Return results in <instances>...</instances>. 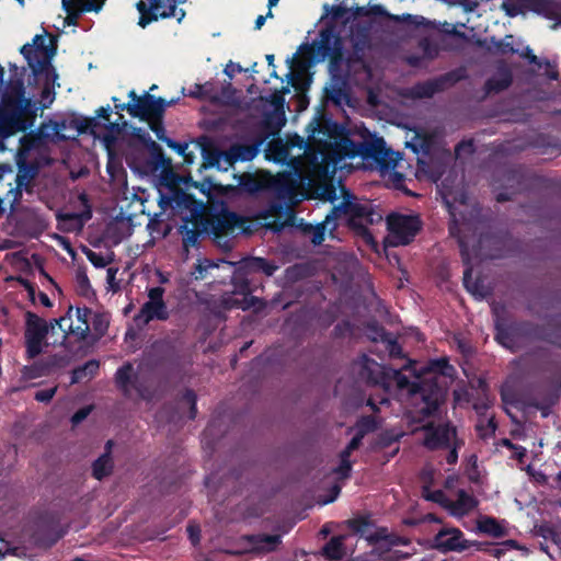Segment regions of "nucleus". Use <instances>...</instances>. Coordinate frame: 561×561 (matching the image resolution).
<instances>
[{
	"label": "nucleus",
	"instance_id": "38",
	"mask_svg": "<svg viewBox=\"0 0 561 561\" xmlns=\"http://www.w3.org/2000/svg\"><path fill=\"white\" fill-rule=\"evenodd\" d=\"M92 477L99 481L112 474L114 469V461L108 453H103L98 457L91 466Z\"/></svg>",
	"mask_w": 561,
	"mask_h": 561
},
{
	"label": "nucleus",
	"instance_id": "21",
	"mask_svg": "<svg viewBox=\"0 0 561 561\" xmlns=\"http://www.w3.org/2000/svg\"><path fill=\"white\" fill-rule=\"evenodd\" d=\"M453 437H456V428L450 424L430 425L425 427L423 445L428 450L449 448Z\"/></svg>",
	"mask_w": 561,
	"mask_h": 561
},
{
	"label": "nucleus",
	"instance_id": "60",
	"mask_svg": "<svg viewBox=\"0 0 561 561\" xmlns=\"http://www.w3.org/2000/svg\"><path fill=\"white\" fill-rule=\"evenodd\" d=\"M428 370L438 375L447 376L448 370H453V366L447 358H436L430 362Z\"/></svg>",
	"mask_w": 561,
	"mask_h": 561
},
{
	"label": "nucleus",
	"instance_id": "4",
	"mask_svg": "<svg viewBox=\"0 0 561 561\" xmlns=\"http://www.w3.org/2000/svg\"><path fill=\"white\" fill-rule=\"evenodd\" d=\"M21 148L15 156L16 175L15 186L7 192L5 198L10 203L11 211H15L22 202L23 193L32 195L36 190V179L41 172V164L37 160H27V151L33 142L24 136L20 140Z\"/></svg>",
	"mask_w": 561,
	"mask_h": 561
},
{
	"label": "nucleus",
	"instance_id": "22",
	"mask_svg": "<svg viewBox=\"0 0 561 561\" xmlns=\"http://www.w3.org/2000/svg\"><path fill=\"white\" fill-rule=\"evenodd\" d=\"M170 317L165 302L146 301L134 317L138 327H146L153 320L167 321Z\"/></svg>",
	"mask_w": 561,
	"mask_h": 561
},
{
	"label": "nucleus",
	"instance_id": "51",
	"mask_svg": "<svg viewBox=\"0 0 561 561\" xmlns=\"http://www.w3.org/2000/svg\"><path fill=\"white\" fill-rule=\"evenodd\" d=\"M417 47L422 50V56L426 61H431L438 56L439 48L430 37H423L419 41Z\"/></svg>",
	"mask_w": 561,
	"mask_h": 561
},
{
	"label": "nucleus",
	"instance_id": "39",
	"mask_svg": "<svg viewBox=\"0 0 561 561\" xmlns=\"http://www.w3.org/2000/svg\"><path fill=\"white\" fill-rule=\"evenodd\" d=\"M351 42L355 53L364 51L370 45L369 27L365 25H352Z\"/></svg>",
	"mask_w": 561,
	"mask_h": 561
},
{
	"label": "nucleus",
	"instance_id": "47",
	"mask_svg": "<svg viewBox=\"0 0 561 561\" xmlns=\"http://www.w3.org/2000/svg\"><path fill=\"white\" fill-rule=\"evenodd\" d=\"M70 364L68 354H53L43 362L44 375H49L57 369L66 368Z\"/></svg>",
	"mask_w": 561,
	"mask_h": 561
},
{
	"label": "nucleus",
	"instance_id": "62",
	"mask_svg": "<svg viewBox=\"0 0 561 561\" xmlns=\"http://www.w3.org/2000/svg\"><path fill=\"white\" fill-rule=\"evenodd\" d=\"M73 310L72 306H69L66 316L60 317L58 319H51L48 323L50 325V330L54 331L56 327H58L62 332L69 334L70 331L68 325L71 323V312Z\"/></svg>",
	"mask_w": 561,
	"mask_h": 561
},
{
	"label": "nucleus",
	"instance_id": "54",
	"mask_svg": "<svg viewBox=\"0 0 561 561\" xmlns=\"http://www.w3.org/2000/svg\"><path fill=\"white\" fill-rule=\"evenodd\" d=\"M385 152H386V154H385L383 159L380 162H377L379 169L381 171L396 169L399 161L401 160L400 153L391 150L390 148H387L386 144H385Z\"/></svg>",
	"mask_w": 561,
	"mask_h": 561
},
{
	"label": "nucleus",
	"instance_id": "63",
	"mask_svg": "<svg viewBox=\"0 0 561 561\" xmlns=\"http://www.w3.org/2000/svg\"><path fill=\"white\" fill-rule=\"evenodd\" d=\"M181 401L185 402L186 404L190 405L188 417L191 420H194L197 414V407H196L197 397H196L195 391L192 389H185V391L183 392V394L181 397Z\"/></svg>",
	"mask_w": 561,
	"mask_h": 561
},
{
	"label": "nucleus",
	"instance_id": "48",
	"mask_svg": "<svg viewBox=\"0 0 561 561\" xmlns=\"http://www.w3.org/2000/svg\"><path fill=\"white\" fill-rule=\"evenodd\" d=\"M76 291L88 299L95 296L84 268H78L76 272Z\"/></svg>",
	"mask_w": 561,
	"mask_h": 561
},
{
	"label": "nucleus",
	"instance_id": "13",
	"mask_svg": "<svg viewBox=\"0 0 561 561\" xmlns=\"http://www.w3.org/2000/svg\"><path fill=\"white\" fill-rule=\"evenodd\" d=\"M417 215L391 214L387 218L388 230L401 245H409L422 229Z\"/></svg>",
	"mask_w": 561,
	"mask_h": 561
},
{
	"label": "nucleus",
	"instance_id": "33",
	"mask_svg": "<svg viewBox=\"0 0 561 561\" xmlns=\"http://www.w3.org/2000/svg\"><path fill=\"white\" fill-rule=\"evenodd\" d=\"M100 369V362L98 359H90L83 365H80L72 369L70 383H79L82 381H89L94 378Z\"/></svg>",
	"mask_w": 561,
	"mask_h": 561
},
{
	"label": "nucleus",
	"instance_id": "28",
	"mask_svg": "<svg viewBox=\"0 0 561 561\" xmlns=\"http://www.w3.org/2000/svg\"><path fill=\"white\" fill-rule=\"evenodd\" d=\"M131 230L129 219H115L107 224L104 230V238L114 245H117L131 233Z\"/></svg>",
	"mask_w": 561,
	"mask_h": 561
},
{
	"label": "nucleus",
	"instance_id": "24",
	"mask_svg": "<svg viewBox=\"0 0 561 561\" xmlns=\"http://www.w3.org/2000/svg\"><path fill=\"white\" fill-rule=\"evenodd\" d=\"M197 145L201 148L203 162L198 169L201 172L202 170H206L209 168H220V157L222 156V150L219 149L217 146L214 145V142L207 138L206 136H203L197 139Z\"/></svg>",
	"mask_w": 561,
	"mask_h": 561
},
{
	"label": "nucleus",
	"instance_id": "61",
	"mask_svg": "<svg viewBox=\"0 0 561 561\" xmlns=\"http://www.w3.org/2000/svg\"><path fill=\"white\" fill-rule=\"evenodd\" d=\"M388 373H390L389 374L390 383L392 381H394L399 389H409V388H410V390L412 389L413 383L410 381V379L405 375H403L401 373V370L389 368Z\"/></svg>",
	"mask_w": 561,
	"mask_h": 561
},
{
	"label": "nucleus",
	"instance_id": "1",
	"mask_svg": "<svg viewBox=\"0 0 561 561\" xmlns=\"http://www.w3.org/2000/svg\"><path fill=\"white\" fill-rule=\"evenodd\" d=\"M255 221L233 211L221 210L217 214L196 213L180 227L182 245H196L199 238H221L245 234L254 231Z\"/></svg>",
	"mask_w": 561,
	"mask_h": 561
},
{
	"label": "nucleus",
	"instance_id": "12",
	"mask_svg": "<svg viewBox=\"0 0 561 561\" xmlns=\"http://www.w3.org/2000/svg\"><path fill=\"white\" fill-rule=\"evenodd\" d=\"M411 392L420 396L423 405L419 412L424 417L434 415L445 398V389L439 385L436 377L424 378L419 382H413Z\"/></svg>",
	"mask_w": 561,
	"mask_h": 561
},
{
	"label": "nucleus",
	"instance_id": "59",
	"mask_svg": "<svg viewBox=\"0 0 561 561\" xmlns=\"http://www.w3.org/2000/svg\"><path fill=\"white\" fill-rule=\"evenodd\" d=\"M62 1V8L67 12L66 16V24L67 25H76L78 23V20L80 18V14L82 13L79 11V8L73 4L70 0H61Z\"/></svg>",
	"mask_w": 561,
	"mask_h": 561
},
{
	"label": "nucleus",
	"instance_id": "56",
	"mask_svg": "<svg viewBox=\"0 0 561 561\" xmlns=\"http://www.w3.org/2000/svg\"><path fill=\"white\" fill-rule=\"evenodd\" d=\"M323 10H324L323 18L330 15L331 20L329 22H333L334 25H336L337 21L343 20L350 11L343 4L330 5L328 3H325L323 5Z\"/></svg>",
	"mask_w": 561,
	"mask_h": 561
},
{
	"label": "nucleus",
	"instance_id": "42",
	"mask_svg": "<svg viewBox=\"0 0 561 561\" xmlns=\"http://www.w3.org/2000/svg\"><path fill=\"white\" fill-rule=\"evenodd\" d=\"M20 53L23 55V57L26 59L28 67L32 69V71L37 75L41 71H43L47 65V59H41L38 57V54L36 50H34L32 44H25L21 47Z\"/></svg>",
	"mask_w": 561,
	"mask_h": 561
},
{
	"label": "nucleus",
	"instance_id": "27",
	"mask_svg": "<svg viewBox=\"0 0 561 561\" xmlns=\"http://www.w3.org/2000/svg\"><path fill=\"white\" fill-rule=\"evenodd\" d=\"M478 505L479 501L472 494H469L463 489H459L456 501H449L448 510L455 516H465L476 510Z\"/></svg>",
	"mask_w": 561,
	"mask_h": 561
},
{
	"label": "nucleus",
	"instance_id": "37",
	"mask_svg": "<svg viewBox=\"0 0 561 561\" xmlns=\"http://www.w3.org/2000/svg\"><path fill=\"white\" fill-rule=\"evenodd\" d=\"M148 138V149L151 157V163L154 170L162 169L163 171H168L172 169V160L168 158L161 146L158 145L154 140L151 139L150 136Z\"/></svg>",
	"mask_w": 561,
	"mask_h": 561
},
{
	"label": "nucleus",
	"instance_id": "20",
	"mask_svg": "<svg viewBox=\"0 0 561 561\" xmlns=\"http://www.w3.org/2000/svg\"><path fill=\"white\" fill-rule=\"evenodd\" d=\"M434 547L442 552H462L470 548V541L459 528H443L434 537Z\"/></svg>",
	"mask_w": 561,
	"mask_h": 561
},
{
	"label": "nucleus",
	"instance_id": "52",
	"mask_svg": "<svg viewBox=\"0 0 561 561\" xmlns=\"http://www.w3.org/2000/svg\"><path fill=\"white\" fill-rule=\"evenodd\" d=\"M248 266L251 270L263 272L266 276H272L278 270L277 264L270 262L263 257L252 259Z\"/></svg>",
	"mask_w": 561,
	"mask_h": 561
},
{
	"label": "nucleus",
	"instance_id": "5",
	"mask_svg": "<svg viewBox=\"0 0 561 561\" xmlns=\"http://www.w3.org/2000/svg\"><path fill=\"white\" fill-rule=\"evenodd\" d=\"M494 339L506 348H512L518 341L524 339L547 340L541 334V328L530 321H508L505 313V306L493 307Z\"/></svg>",
	"mask_w": 561,
	"mask_h": 561
},
{
	"label": "nucleus",
	"instance_id": "6",
	"mask_svg": "<svg viewBox=\"0 0 561 561\" xmlns=\"http://www.w3.org/2000/svg\"><path fill=\"white\" fill-rule=\"evenodd\" d=\"M501 397L504 402L514 404L524 411L538 410L542 417L549 416L551 408L559 400L557 392L541 385H533L528 390L523 391L502 390Z\"/></svg>",
	"mask_w": 561,
	"mask_h": 561
},
{
	"label": "nucleus",
	"instance_id": "16",
	"mask_svg": "<svg viewBox=\"0 0 561 561\" xmlns=\"http://www.w3.org/2000/svg\"><path fill=\"white\" fill-rule=\"evenodd\" d=\"M358 366V378L366 385L380 386L385 389L390 387V378L387 367L375 359L363 354L355 363Z\"/></svg>",
	"mask_w": 561,
	"mask_h": 561
},
{
	"label": "nucleus",
	"instance_id": "14",
	"mask_svg": "<svg viewBox=\"0 0 561 561\" xmlns=\"http://www.w3.org/2000/svg\"><path fill=\"white\" fill-rule=\"evenodd\" d=\"M465 78L466 70L463 68L454 69L436 78L416 83L413 87V93L419 99H430Z\"/></svg>",
	"mask_w": 561,
	"mask_h": 561
},
{
	"label": "nucleus",
	"instance_id": "40",
	"mask_svg": "<svg viewBox=\"0 0 561 561\" xmlns=\"http://www.w3.org/2000/svg\"><path fill=\"white\" fill-rule=\"evenodd\" d=\"M337 224L333 218L325 217V220L321 224H318L317 226H309V230L311 232V243L312 245H322V242L324 241L325 232L329 231L330 236L334 238L333 231L336 228Z\"/></svg>",
	"mask_w": 561,
	"mask_h": 561
},
{
	"label": "nucleus",
	"instance_id": "55",
	"mask_svg": "<svg viewBox=\"0 0 561 561\" xmlns=\"http://www.w3.org/2000/svg\"><path fill=\"white\" fill-rule=\"evenodd\" d=\"M33 48H34V50H36V53H38V51L43 53L44 54L43 59H47L48 62L50 61V59L53 58V56L56 53L55 46L46 45L45 35H35V37L33 38Z\"/></svg>",
	"mask_w": 561,
	"mask_h": 561
},
{
	"label": "nucleus",
	"instance_id": "3",
	"mask_svg": "<svg viewBox=\"0 0 561 561\" xmlns=\"http://www.w3.org/2000/svg\"><path fill=\"white\" fill-rule=\"evenodd\" d=\"M341 191L342 202L332 207L328 218H333L335 221L344 219L347 227L362 237L366 245H378L368 229V226L374 222L370 205L359 203L356 196L344 186Z\"/></svg>",
	"mask_w": 561,
	"mask_h": 561
},
{
	"label": "nucleus",
	"instance_id": "18",
	"mask_svg": "<svg viewBox=\"0 0 561 561\" xmlns=\"http://www.w3.org/2000/svg\"><path fill=\"white\" fill-rule=\"evenodd\" d=\"M82 210L68 211L58 215V228L66 232H79L92 217V208L87 194L79 195Z\"/></svg>",
	"mask_w": 561,
	"mask_h": 561
},
{
	"label": "nucleus",
	"instance_id": "15",
	"mask_svg": "<svg viewBox=\"0 0 561 561\" xmlns=\"http://www.w3.org/2000/svg\"><path fill=\"white\" fill-rule=\"evenodd\" d=\"M530 179L529 171L523 165H513L503 172L504 191L496 194V202L513 201L514 196L525 191Z\"/></svg>",
	"mask_w": 561,
	"mask_h": 561
},
{
	"label": "nucleus",
	"instance_id": "31",
	"mask_svg": "<svg viewBox=\"0 0 561 561\" xmlns=\"http://www.w3.org/2000/svg\"><path fill=\"white\" fill-rule=\"evenodd\" d=\"M318 271L316 262L296 263L285 271V277L289 282H298L300 279L313 276Z\"/></svg>",
	"mask_w": 561,
	"mask_h": 561
},
{
	"label": "nucleus",
	"instance_id": "43",
	"mask_svg": "<svg viewBox=\"0 0 561 561\" xmlns=\"http://www.w3.org/2000/svg\"><path fill=\"white\" fill-rule=\"evenodd\" d=\"M82 252L85 254L87 259L91 262L93 266L96 268H102L111 264L115 254L111 251L112 248H106L107 251L105 253H96L91 248H80Z\"/></svg>",
	"mask_w": 561,
	"mask_h": 561
},
{
	"label": "nucleus",
	"instance_id": "8",
	"mask_svg": "<svg viewBox=\"0 0 561 561\" xmlns=\"http://www.w3.org/2000/svg\"><path fill=\"white\" fill-rule=\"evenodd\" d=\"M186 0H139L135 7L139 12L138 25L146 28L149 24L164 19L174 18L180 23L185 18V11L178 5Z\"/></svg>",
	"mask_w": 561,
	"mask_h": 561
},
{
	"label": "nucleus",
	"instance_id": "58",
	"mask_svg": "<svg viewBox=\"0 0 561 561\" xmlns=\"http://www.w3.org/2000/svg\"><path fill=\"white\" fill-rule=\"evenodd\" d=\"M371 525L368 516H358L347 520V527L355 534L364 535Z\"/></svg>",
	"mask_w": 561,
	"mask_h": 561
},
{
	"label": "nucleus",
	"instance_id": "11",
	"mask_svg": "<svg viewBox=\"0 0 561 561\" xmlns=\"http://www.w3.org/2000/svg\"><path fill=\"white\" fill-rule=\"evenodd\" d=\"M24 344L27 359L37 357L46 345V339L50 330L48 321L34 313L26 311L24 313Z\"/></svg>",
	"mask_w": 561,
	"mask_h": 561
},
{
	"label": "nucleus",
	"instance_id": "23",
	"mask_svg": "<svg viewBox=\"0 0 561 561\" xmlns=\"http://www.w3.org/2000/svg\"><path fill=\"white\" fill-rule=\"evenodd\" d=\"M2 104H10L14 107H27L28 110L37 111L35 103H33L31 99L25 98V88L21 79L9 81L2 96Z\"/></svg>",
	"mask_w": 561,
	"mask_h": 561
},
{
	"label": "nucleus",
	"instance_id": "10",
	"mask_svg": "<svg viewBox=\"0 0 561 561\" xmlns=\"http://www.w3.org/2000/svg\"><path fill=\"white\" fill-rule=\"evenodd\" d=\"M36 112V110H28L27 107L2 104L0 107V136L9 138L16 133H25L34 125Z\"/></svg>",
	"mask_w": 561,
	"mask_h": 561
},
{
	"label": "nucleus",
	"instance_id": "34",
	"mask_svg": "<svg viewBox=\"0 0 561 561\" xmlns=\"http://www.w3.org/2000/svg\"><path fill=\"white\" fill-rule=\"evenodd\" d=\"M263 140L259 139L251 145H244V144H234L230 146V153L232 154V159L238 161H251L254 159L259 151L260 146L262 145Z\"/></svg>",
	"mask_w": 561,
	"mask_h": 561
},
{
	"label": "nucleus",
	"instance_id": "57",
	"mask_svg": "<svg viewBox=\"0 0 561 561\" xmlns=\"http://www.w3.org/2000/svg\"><path fill=\"white\" fill-rule=\"evenodd\" d=\"M423 497L427 501L437 503L445 508H448V506H449L450 500L447 499L445 492L442 490L430 491V489L427 486H424L423 488Z\"/></svg>",
	"mask_w": 561,
	"mask_h": 561
},
{
	"label": "nucleus",
	"instance_id": "29",
	"mask_svg": "<svg viewBox=\"0 0 561 561\" xmlns=\"http://www.w3.org/2000/svg\"><path fill=\"white\" fill-rule=\"evenodd\" d=\"M170 202L173 203L174 207L179 209L190 210L191 218L193 217V214L203 213V204L198 202L193 194L187 193L183 190L179 188L174 191Z\"/></svg>",
	"mask_w": 561,
	"mask_h": 561
},
{
	"label": "nucleus",
	"instance_id": "19",
	"mask_svg": "<svg viewBox=\"0 0 561 561\" xmlns=\"http://www.w3.org/2000/svg\"><path fill=\"white\" fill-rule=\"evenodd\" d=\"M167 110V100L145 92L138 103H133L131 117L139 118L140 121H148L153 117H163Z\"/></svg>",
	"mask_w": 561,
	"mask_h": 561
},
{
	"label": "nucleus",
	"instance_id": "32",
	"mask_svg": "<svg viewBox=\"0 0 561 561\" xmlns=\"http://www.w3.org/2000/svg\"><path fill=\"white\" fill-rule=\"evenodd\" d=\"M334 153L339 159L360 158V141H356L347 136L342 137L340 140L334 142Z\"/></svg>",
	"mask_w": 561,
	"mask_h": 561
},
{
	"label": "nucleus",
	"instance_id": "9",
	"mask_svg": "<svg viewBox=\"0 0 561 561\" xmlns=\"http://www.w3.org/2000/svg\"><path fill=\"white\" fill-rule=\"evenodd\" d=\"M112 114V108L110 105L101 106L95 111L94 117H76L70 121V126L75 128L79 135L82 134H91L96 136L95 129L99 127L106 128L110 134L104 136V141L106 144H111L114 141V136L112 134H118L126 126V122L124 121V116L119 114L118 119L115 122H111L110 117Z\"/></svg>",
	"mask_w": 561,
	"mask_h": 561
},
{
	"label": "nucleus",
	"instance_id": "53",
	"mask_svg": "<svg viewBox=\"0 0 561 561\" xmlns=\"http://www.w3.org/2000/svg\"><path fill=\"white\" fill-rule=\"evenodd\" d=\"M379 426V422L378 420L373 416V415H365V416H362L357 423H356V428H357V432L359 435H362L363 437L368 434V433H371V432H375Z\"/></svg>",
	"mask_w": 561,
	"mask_h": 561
},
{
	"label": "nucleus",
	"instance_id": "26",
	"mask_svg": "<svg viewBox=\"0 0 561 561\" xmlns=\"http://www.w3.org/2000/svg\"><path fill=\"white\" fill-rule=\"evenodd\" d=\"M513 83V73L507 67H500L494 76L484 83L486 94L500 93L508 89Z\"/></svg>",
	"mask_w": 561,
	"mask_h": 561
},
{
	"label": "nucleus",
	"instance_id": "49",
	"mask_svg": "<svg viewBox=\"0 0 561 561\" xmlns=\"http://www.w3.org/2000/svg\"><path fill=\"white\" fill-rule=\"evenodd\" d=\"M381 343L385 344L386 350L391 358H405L402 346L398 342L397 337L388 331L381 332Z\"/></svg>",
	"mask_w": 561,
	"mask_h": 561
},
{
	"label": "nucleus",
	"instance_id": "17",
	"mask_svg": "<svg viewBox=\"0 0 561 561\" xmlns=\"http://www.w3.org/2000/svg\"><path fill=\"white\" fill-rule=\"evenodd\" d=\"M502 10L510 18L524 14L531 11L545 18L552 19L554 15V7L551 0H503Z\"/></svg>",
	"mask_w": 561,
	"mask_h": 561
},
{
	"label": "nucleus",
	"instance_id": "41",
	"mask_svg": "<svg viewBox=\"0 0 561 561\" xmlns=\"http://www.w3.org/2000/svg\"><path fill=\"white\" fill-rule=\"evenodd\" d=\"M485 48L489 53L500 55L518 53V49H516L513 45L512 34L506 35L503 39H497L495 36L490 37L489 45Z\"/></svg>",
	"mask_w": 561,
	"mask_h": 561
},
{
	"label": "nucleus",
	"instance_id": "45",
	"mask_svg": "<svg viewBox=\"0 0 561 561\" xmlns=\"http://www.w3.org/2000/svg\"><path fill=\"white\" fill-rule=\"evenodd\" d=\"M234 178L238 179L240 190L245 193L255 194L264 188L262 181L252 173L245 172L240 175H234Z\"/></svg>",
	"mask_w": 561,
	"mask_h": 561
},
{
	"label": "nucleus",
	"instance_id": "7",
	"mask_svg": "<svg viewBox=\"0 0 561 561\" xmlns=\"http://www.w3.org/2000/svg\"><path fill=\"white\" fill-rule=\"evenodd\" d=\"M513 249L514 248H460V257L465 265L462 280L466 289L477 297L485 298L490 294V290L484 285V280L481 277L472 276L474 267L481 263L484 257L491 260L499 257L500 255L494 252L503 250L508 252Z\"/></svg>",
	"mask_w": 561,
	"mask_h": 561
},
{
	"label": "nucleus",
	"instance_id": "35",
	"mask_svg": "<svg viewBox=\"0 0 561 561\" xmlns=\"http://www.w3.org/2000/svg\"><path fill=\"white\" fill-rule=\"evenodd\" d=\"M134 366L131 363L126 362L115 373V382L117 388L125 394L129 396L130 385L135 380Z\"/></svg>",
	"mask_w": 561,
	"mask_h": 561
},
{
	"label": "nucleus",
	"instance_id": "30",
	"mask_svg": "<svg viewBox=\"0 0 561 561\" xmlns=\"http://www.w3.org/2000/svg\"><path fill=\"white\" fill-rule=\"evenodd\" d=\"M92 311L88 307H77L76 316H77V325L73 327L72 323L68 325V329L71 334L76 335L79 341H84L90 333V316Z\"/></svg>",
	"mask_w": 561,
	"mask_h": 561
},
{
	"label": "nucleus",
	"instance_id": "36",
	"mask_svg": "<svg viewBox=\"0 0 561 561\" xmlns=\"http://www.w3.org/2000/svg\"><path fill=\"white\" fill-rule=\"evenodd\" d=\"M249 543L257 551H274L282 542L278 535H250L247 537Z\"/></svg>",
	"mask_w": 561,
	"mask_h": 561
},
{
	"label": "nucleus",
	"instance_id": "44",
	"mask_svg": "<svg viewBox=\"0 0 561 561\" xmlns=\"http://www.w3.org/2000/svg\"><path fill=\"white\" fill-rule=\"evenodd\" d=\"M322 554L330 561H337L344 557L343 538L332 537L322 548Z\"/></svg>",
	"mask_w": 561,
	"mask_h": 561
},
{
	"label": "nucleus",
	"instance_id": "50",
	"mask_svg": "<svg viewBox=\"0 0 561 561\" xmlns=\"http://www.w3.org/2000/svg\"><path fill=\"white\" fill-rule=\"evenodd\" d=\"M360 252L362 255H365L366 253V249L367 248H357ZM371 250H374L376 252L377 255H381L383 254L387 259V261L389 262V264L391 266H397L398 270L403 274V275H407L408 272L402 267V264H401V260H400V256L393 252L391 249L392 248H370Z\"/></svg>",
	"mask_w": 561,
	"mask_h": 561
},
{
	"label": "nucleus",
	"instance_id": "46",
	"mask_svg": "<svg viewBox=\"0 0 561 561\" xmlns=\"http://www.w3.org/2000/svg\"><path fill=\"white\" fill-rule=\"evenodd\" d=\"M478 529L494 538H502L506 534L504 527L495 518L489 516L478 523Z\"/></svg>",
	"mask_w": 561,
	"mask_h": 561
},
{
	"label": "nucleus",
	"instance_id": "64",
	"mask_svg": "<svg viewBox=\"0 0 561 561\" xmlns=\"http://www.w3.org/2000/svg\"><path fill=\"white\" fill-rule=\"evenodd\" d=\"M471 547H474L477 551H483L496 558H500L504 554L503 549L493 547V545L489 542L470 541V548Z\"/></svg>",
	"mask_w": 561,
	"mask_h": 561
},
{
	"label": "nucleus",
	"instance_id": "2",
	"mask_svg": "<svg viewBox=\"0 0 561 561\" xmlns=\"http://www.w3.org/2000/svg\"><path fill=\"white\" fill-rule=\"evenodd\" d=\"M344 53V39L336 31V25L333 22H327L319 32V39L310 44H301L288 62L290 66L296 64L308 67L328 59L330 71L336 73L341 71L345 61Z\"/></svg>",
	"mask_w": 561,
	"mask_h": 561
},
{
	"label": "nucleus",
	"instance_id": "25",
	"mask_svg": "<svg viewBox=\"0 0 561 561\" xmlns=\"http://www.w3.org/2000/svg\"><path fill=\"white\" fill-rule=\"evenodd\" d=\"M385 144L383 138L369 135L368 138L360 140V158L375 163L380 162L386 154Z\"/></svg>",
	"mask_w": 561,
	"mask_h": 561
}]
</instances>
